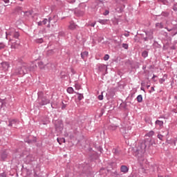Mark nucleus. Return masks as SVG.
Returning <instances> with one entry per match:
<instances>
[{
	"instance_id": "nucleus-25",
	"label": "nucleus",
	"mask_w": 177,
	"mask_h": 177,
	"mask_svg": "<svg viewBox=\"0 0 177 177\" xmlns=\"http://www.w3.org/2000/svg\"><path fill=\"white\" fill-rule=\"evenodd\" d=\"M24 16H27V17L31 16V15H32V12H31L30 10L24 12Z\"/></svg>"
},
{
	"instance_id": "nucleus-62",
	"label": "nucleus",
	"mask_w": 177,
	"mask_h": 177,
	"mask_svg": "<svg viewBox=\"0 0 177 177\" xmlns=\"http://www.w3.org/2000/svg\"><path fill=\"white\" fill-rule=\"evenodd\" d=\"M142 86H143V83L141 84Z\"/></svg>"
},
{
	"instance_id": "nucleus-12",
	"label": "nucleus",
	"mask_w": 177,
	"mask_h": 177,
	"mask_svg": "<svg viewBox=\"0 0 177 177\" xmlns=\"http://www.w3.org/2000/svg\"><path fill=\"white\" fill-rule=\"evenodd\" d=\"M69 30H75L77 28V24H75L73 21H71L68 26Z\"/></svg>"
},
{
	"instance_id": "nucleus-51",
	"label": "nucleus",
	"mask_w": 177,
	"mask_h": 177,
	"mask_svg": "<svg viewBox=\"0 0 177 177\" xmlns=\"http://www.w3.org/2000/svg\"><path fill=\"white\" fill-rule=\"evenodd\" d=\"M125 7L124 6H123V8H120V12H122V10H124V8Z\"/></svg>"
},
{
	"instance_id": "nucleus-9",
	"label": "nucleus",
	"mask_w": 177,
	"mask_h": 177,
	"mask_svg": "<svg viewBox=\"0 0 177 177\" xmlns=\"http://www.w3.org/2000/svg\"><path fill=\"white\" fill-rule=\"evenodd\" d=\"M129 171V168L127 167V165H122L120 167V172H122L123 174H128Z\"/></svg>"
},
{
	"instance_id": "nucleus-63",
	"label": "nucleus",
	"mask_w": 177,
	"mask_h": 177,
	"mask_svg": "<svg viewBox=\"0 0 177 177\" xmlns=\"http://www.w3.org/2000/svg\"><path fill=\"white\" fill-rule=\"evenodd\" d=\"M150 87V86H148V88H149Z\"/></svg>"
},
{
	"instance_id": "nucleus-48",
	"label": "nucleus",
	"mask_w": 177,
	"mask_h": 177,
	"mask_svg": "<svg viewBox=\"0 0 177 177\" xmlns=\"http://www.w3.org/2000/svg\"><path fill=\"white\" fill-rule=\"evenodd\" d=\"M38 26H44V24H42V21L38 22Z\"/></svg>"
},
{
	"instance_id": "nucleus-35",
	"label": "nucleus",
	"mask_w": 177,
	"mask_h": 177,
	"mask_svg": "<svg viewBox=\"0 0 177 177\" xmlns=\"http://www.w3.org/2000/svg\"><path fill=\"white\" fill-rule=\"evenodd\" d=\"M19 32H15V33H14V35H13V37L14 38H18L19 37Z\"/></svg>"
},
{
	"instance_id": "nucleus-26",
	"label": "nucleus",
	"mask_w": 177,
	"mask_h": 177,
	"mask_svg": "<svg viewBox=\"0 0 177 177\" xmlns=\"http://www.w3.org/2000/svg\"><path fill=\"white\" fill-rule=\"evenodd\" d=\"M98 23L100 24H106V23H107V19H99Z\"/></svg>"
},
{
	"instance_id": "nucleus-1",
	"label": "nucleus",
	"mask_w": 177,
	"mask_h": 177,
	"mask_svg": "<svg viewBox=\"0 0 177 177\" xmlns=\"http://www.w3.org/2000/svg\"><path fill=\"white\" fill-rule=\"evenodd\" d=\"M28 73V65L26 63H19L15 69L16 75H24Z\"/></svg>"
},
{
	"instance_id": "nucleus-33",
	"label": "nucleus",
	"mask_w": 177,
	"mask_h": 177,
	"mask_svg": "<svg viewBox=\"0 0 177 177\" xmlns=\"http://www.w3.org/2000/svg\"><path fill=\"white\" fill-rule=\"evenodd\" d=\"M109 59H110V55H105L104 57V60H105V62H107V60H109Z\"/></svg>"
},
{
	"instance_id": "nucleus-2",
	"label": "nucleus",
	"mask_w": 177,
	"mask_h": 177,
	"mask_svg": "<svg viewBox=\"0 0 177 177\" xmlns=\"http://www.w3.org/2000/svg\"><path fill=\"white\" fill-rule=\"evenodd\" d=\"M146 147H147V142H142L138 147L136 151V156L138 157H142L143 154L146 152Z\"/></svg>"
},
{
	"instance_id": "nucleus-29",
	"label": "nucleus",
	"mask_w": 177,
	"mask_h": 177,
	"mask_svg": "<svg viewBox=\"0 0 177 177\" xmlns=\"http://www.w3.org/2000/svg\"><path fill=\"white\" fill-rule=\"evenodd\" d=\"M148 55H149V53L147 51H144L142 53V57H147Z\"/></svg>"
},
{
	"instance_id": "nucleus-32",
	"label": "nucleus",
	"mask_w": 177,
	"mask_h": 177,
	"mask_svg": "<svg viewBox=\"0 0 177 177\" xmlns=\"http://www.w3.org/2000/svg\"><path fill=\"white\" fill-rule=\"evenodd\" d=\"M35 42L37 44H42V42H44V39H37L35 40Z\"/></svg>"
},
{
	"instance_id": "nucleus-6",
	"label": "nucleus",
	"mask_w": 177,
	"mask_h": 177,
	"mask_svg": "<svg viewBox=\"0 0 177 177\" xmlns=\"http://www.w3.org/2000/svg\"><path fill=\"white\" fill-rule=\"evenodd\" d=\"M10 42H11V49H19L20 46V42L19 41H13V39H10Z\"/></svg>"
},
{
	"instance_id": "nucleus-43",
	"label": "nucleus",
	"mask_w": 177,
	"mask_h": 177,
	"mask_svg": "<svg viewBox=\"0 0 177 177\" xmlns=\"http://www.w3.org/2000/svg\"><path fill=\"white\" fill-rule=\"evenodd\" d=\"M173 9L177 12V3L174 4Z\"/></svg>"
},
{
	"instance_id": "nucleus-18",
	"label": "nucleus",
	"mask_w": 177,
	"mask_h": 177,
	"mask_svg": "<svg viewBox=\"0 0 177 177\" xmlns=\"http://www.w3.org/2000/svg\"><path fill=\"white\" fill-rule=\"evenodd\" d=\"M89 54V53H88V51H84L83 53H81V56L82 59H85V57H88V55Z\"/></svg>"
},
{
	"instance_id": "nucleus-22",
	"label": "nucleus",
	"mask_w": 177,
	"mask_h": 177,
	"mask_svg": "<svg viewBox=\"0 0 177 177\" xmlns=\"http://www.w3.org/2000/svg\"><path fill=\"white\" fill-rule=\"evenodd\" d=\"M156 125H159V127H162V125H164V122L161 120H156Z\"/></svg>"
},
{
	"instance_id": "nucleus-10",
	"label": "nucleus",
	"mask_w": 177,
	"mask_h": 177,
	"mask_svg": "<svg viewBox=\"0 0 177 177\" xmlns=\"http://www.w3.org/2000/svg\"><path fill=\"white\" fill-rule=\"evenodd\" d=\"M165 134L162 135V134H158L157 138L158 139H160V140H163L165 136H168L169 132L168 131V130H165Z\"/></svg>"
},
{
	"instance_id": "nucleus-11",
	"label": "nucleus",
	"mask_w": 177,
	"mask_h": 177,
	"mask_svg": "<svg viewBox=\"0 0 177 177\" xmlns=\"http://www.w3.org/2000/svg\"><path fill=\"white\" fill-rule=\"evenodd\" d=\"M35 160V158H34V156L29 154L26 156V161L27 162H32Z\"/></svg>"
},
{
	"instance_id": "nucleus-27",
	"label": "nucleus",
	"mask_w": 177,
	"mask_h": 177,
	"mask_svg": "<svg viewBox=\"0 0 177 177\" xmlns=\"http://www.w3.org/2000/svg\"><path fill=\"white\" fill-rule=\"evenodd\" d=\"M156 27H158V28H164V25H162V23H157Z\"/></svg>"
},
{
	"instance_id": "nucleus-15",
	"label": "nucleus",
	"mask_w": 177,
	"mask_h": 177,
	"mask_svg": "<svg viewBox=\"0 0 177 177\" xmlns=\"http://www.w3.org/2000/svg\"><path fill=\"white\" fill-rule=\"evenodd\" d=\"M112 153L114 154V156H119L120 154H121V151L117 148H114L112 150Z\"/></svg>"
},
{
	"instance_id": "nucleus-58",
	"label": "nucleus",
	"mask_w": 177,
	"mask_h": 177,
	"mask_svg": "<svg viewBox=\"0 0 177 177\" xmlns=\"http://www.w3.org/2000/svg\"><path fill=\"white\" fill-rule=\"evenodd\" d=\"M152 91H154V87H151Z\"/></svg>"
},
{
	"instance_id": "nucleus-42",
	"label": "nucleus",
	"mask_w": 177,
	"mask_h": 177,
	"mask_svg": "<svg viewBox=\"0 0 177 177\" xmlns=\"http://www.w3.org/2000/svg\"><path fill=\"white\" fill-rule=\"evenodd\" d=\"M41 22H42L43 25H45V24H46V23H48V19H44V21H41Z\"/></svg>"
},
{
	"instance_id": "nucleus-55",
	"label": "nucleus",
	"mask_w": 177,
	"mask_h": 177,
	"mask_svg": "<svg viewBox=\"0 0 177 177\" xmlns=\"http://www.w3.org/2000/svg\"><path fill=\"white\" fill-rule=\"evenodd\" d=\"M156 77H157V76H156L155 75H153L152 79L154 80V78H156Z\"/></svg>"
},
{
	"instance_id": "nucleus-31",
	"label": "nucleus",
	"mask_w": 177,
	"mask_h": 177,
	"mask_svg": "<svg viewBox=\"0 0 177 177\" xmlns=\"http://www.w3.org/2000/svg\"><path fill=\"white\" fill-rule=\"evenodd\" d=\"M102 115H103V112H100V113H97L95 115V118H100V117H102Z\"/></svg>"
},
{
	"instance_id": "nucleus-57",
	"label": "nucleus",
	"mask_w": 177,
	"mask_h": 177,
	"mask_svg": "<svg viewBox=\"0 0 177 177\" xmlns=\"http://www.w3.org/2000/svg\"><path fill=\"white\" fill-rule=\"evenodd\" d=\"M158 177H163L162 176H160V174L158 175Z\"/></svg>"
},
{
	"instance_id": "nucleus-60",
	"label": "nucleus",
	"mask_w": 177,
	"mask_h": 177,
	"mask_svg": "<svg viewBox=\"0 0 177 177\" xmlns=\"http://www.w3.org/2000/svg\"><path fill=\"white\" fill-rule=\"evenodd\" d=\"M19 1H20L21 2H23V1H24V0H19Z\"/></svg>"
},
{
	"instance_id": "nucleus-50",
	"label": "nucleus",
	"mask_w": 177,
	"mask_h": 177,
	"mask_svg": "<svg viewBox=\"0 0 177 177\" xmlns=\"http://www.w3.org/2000/svg\"><path fill=\"white\" fill-rule=\"evenodd\" d=\"M129 33H124V37H129Z\"/></svg>"
},
{
	"instance_id": "nucleus-38",
	"label": "nucleus",
	"mask_w": 177,
	"mask_h": 177,
	"mask_svg": "<svg viewBox=\"0 0 177 177\" xmlns=\"http://www.w3.org/2000/svg\"><path fill=\"white\" fill-rule=\"evenodd\" d=\"M90 157L93 160V158H96V157H97V154L93 153V155H90Z\"/></svg>"
},
{
	"instance_id": "nucleus-52",
	"label": "nucleus",
	"mask_w": 177,
	"mask_h": 177,
	"mask_svg": "<svg viewBox=\"0 0 177 177\" xmlns=\"http://www.w3.org/2000/svg\"><path fill=\"white\" fill-rule=\"evenodd\" d=\"M124 118H127V117L128 116V113H124Z\"/></svg>"
},
{
	"instance_id": "nucleus-36",
	"label": "nucleus",
	"mask_w": 177,
	"mask_h": 177,
	"mask_svg": "<svg viewBox=\"0 0 177 177\" xmlns=\"http://www.w3.org/2000/svg\"><path fill=\"white\" fill-rule=\"evenodd\" d=\"M97 150L101 153H103V148L101 146L97 147Z\"/></svg>"
},
{
	"instance_id": "nucleus-20",
	"label": "nucleus",
	"mask_w": 177,
	"mask_h": 177,
	"mask_svg": "<svg viewBox=\"0 0 177 177\" xmlns=\"http://www.w3.org/2000/svg\"><path fill=\"white\" fill-rule=\"evenodd\" d=\"M137 101L138 102V103H142V102L143 101V97L142 96V95H138Z\"/></svg>"
},
{
	"instance_id": "nucleus-21",
	"label": "nucleus",
	"mask_w": 177,
	"mask_h": 177,
	"mask_svg": "<svg viewBox=\"0 0 177 177\" xmlns=\"http://www.w3.org/2000/svg\"><path fill=\"white\" fill-rule=\"evenodd\" d=\"M66 91L68 93H70V94L74 93V88H73V87H68Z\"/></svg>"
},
{
	"instance_id": "nucleus-54",
	"label": "nucleus",
	"mask_w": 177,
	"mask_h": 177,
	"mask_svg": "<svg viewBox=\"0 0 177 177\" xmlns=\"http://www.w3.org/2000/svg\"><path fill=\"white\" fill-rule=\"evenodd\" d=\"M28 143L30 145V143H32V140H28Z\"/></svg>"
},
{
	"instance_id": "nucleus-56",
	"label": "nucleus",
	"mask_w": 177,
	"mask_h": 177,
	"mask_svg": "<svg viewBox=\"0 0 177 177\" xmlns=\"http://www.w3.org/2000/svg\"><path fill=\"white\" fill-rule=\"evenodd\" d=\"M66 124H68V125H71V124H70V122H66Z\"/></svg>"
},
{
	"instance_id": "nucleus-40",
	"label": "nucleus",
	"mask_w": 177,
	"mask_h": 177,
	"mask_svg": "<svg viewBox=\"0 0 177 177\" xmlns=\"http://www.w3.org/2000/svg\"><path fill=\"white\" fill-rule=\"evenodd\" d=\"M122 48H124V49H128V44H122Z\"/></svg>"
},
{
	"instance_id": "nucleus-59",
	"label": "nucleus",
	"mask_w": 177,
	"mask_h": 177,
	"mask_svg": "<svg viewBox=\"0 0 177 177\" xmlns=\"http://www.w3.org/2000/svg\"><path fill=\"white\" fill-rule=\"evenodd\" d=\"M162 135H165V131L163 132V134Z\"/></svg>"
},
{
	"instance_id": "nucleus-23",
	"label": "nucleus",
	"mask_w": 177,
	"mask_h": 177,
	"mask_svg": "<svg viewBox=\"0 0 177 177\" xmlns=\"http://www.w3.org/2000/svg\"><path fill=\"white\" fill-rule=\"evenodd\" d=\"M15 12H23V8L20 7V6H17L15 8Z\"/></svg>"
},
{
	"instance_id": "nucleus-41",
	"label": "nucleus",
	"mask_w": 177,
	"mask_h": 177,
	"mask_svg": "<svg viewBox=\"0 0 177 177\" xmlns=\"http://www.w3.org/2000/svg\"><path fill=\"white\" fill-rule=\"evenodd\" d=\"M109 13H110V12H109V10H105V12L103 13L104 16H107V15H109Z\"/></svg>"
},
{
	"instance_id": "nucleus-13",
	"label": "nucleus",
	"mask_w": 177,
	"mask_h": 177,
	"mask_svg": "<svg viewBox=\"0 0 177 177\" xmlns=\"http://www.w3.org/2000/svg\"><path fill=\"white\" fill-rule=\"evenodd\" d=\"M8 122H9L8 127H13V125H16V122H17V119L10 120Z\"/></svg>"
},
{
	"instance_id": "nucleus-4",
	"label": "nucleus",
	"mask_w": 177,
	"mask_h": 177,
	"mask_svg": "<svg viewBox=\"0 0 177 177\" xmlns=\"http://www.w3.org/2000/svg\"><path fill=\"white\" fill-rule=\"evenodd\" d=\"M131 127H129L128 124L125 123V122H123L122 123V128L120 129V132L123 133V135H125L128 133L129 131H131Z\"/></svg>"
},
{
	"instance_id": "nucleus-19",
	"label": "nucleus",
	"mask_w": 177,
	"mask_h": 177,
	"mask_svg": "<svg viewBox=\"0 0 177 177\" xmlns=\"http://www.w3.org/2000/svg\"><path fill=\"white\" fill-rule=\"evenodd\" d=\"M98 69L100 71H103L104 70H106V65H104V64H100V65H98Z\"/></svg>"
},
{
	"instance_id": "nucleus-30",
	"label": "nucleus",
	"mask_w": 177,
	"mask_h": 177,
	"mask_svg": "<svg viewBox=\"0 0 177 177\" xmlns=\"http://www.w3.org/2000/svg\"><path fill=\"white\" fill-rule=\"evenodd\" d=\"M75 88L77 91H80V89H81V85H80L79 84H75Z\"/></svg>"
},
{
	"instance_id": "nucleus-3",
	"label": "nucleus",
	"mask_w": 177,
	"mask_h": 177,
	"mask_svg": "<svg viewBox=\"0 0 177 177\" xmlns=\"http://www.w3.org/2000/svg\"><path fill=\"white\" fill-rule=\"evenodd\" d=\"M54 125L57 132H62L64 128V126L63 125V121L62 120H55Z\"/></svg>"
},
{
	"instance_id": "nucleus-16",
	"label": "nucleus",
	"mask_w": 177,
	"mask_h": 177,
	"mask_svg": "<svg viewBox=\"0 0 177 177\" xmlns=\"http://www.w3.org/2000/svg\"><path fill=\"white\" fill-rule=\"evenodd\" d=\"M117 128H118V126L113 124L108 126V129H109V131H115V129H117Z\"/></svg>"
},
{
	"instance_id": "nucleus-37",
	"label": "nucleus",
	"mask_w": 177,
	"mask_h": 177,
	"mask_svg": "<svg viewBox=\"0 0 177 177\" xmlns=\"http://www.w3.org/2000/svg\"><path fill=\"white\" fill-rule=\"evenodd\" d=\"M176 48H177V41H174V44L171 47V49H176Z\"/></svg>"
},
{
	"instance_id": "nucleus-17",
	"label": "nucleus",
	"mask_w": 177,
	"mask_h": 177,
	"mask_svg": "<svg viewBox=\"0 0 177 177\" xmlns=\"http://www.w3.org/2000/svg\"><path fill=\"white\" fill-rule=\"evenodd\" d=\"M57 140L59 145H62V143H66V139L64 138H57Z\"/></svg>"
},
{
	"instance_id": "nucleus-47",
	"label": "nucleus",
	"mask_w": 177,
	"mask_h": 177,
	"mask_svg": "<svg viewBox=\"0 0 177 177\" xmlns=\"http://www.w3.org/2000/svg\"><path fill=\"white\" fill-rule=\"evenodd\" d=\"M3 48H5V45L4 44H1L0 50H1V49H3Z\"/></svg>"
},
{
	"instance_id": "nucleus-45",
	"label": "nucleus",
	"mask_w": 177,
	"mask_h": 177,
	"mask_svg": "<svg viewBox=\"0 0 177 177\" xmlns=\"http://www.w3.org/2000/svg\"><path fill=\"white\" fill-rule=\"evenodd\" d=\"M1 177H6V174L5 173L0 174Z\"/></svg>"
},
{
	"instance_id": "nucleus-5",
	"label": "nucleus",
	"mask_w": 177,
	"mask_h": 177,
	"mask_svg": "<svg viewBox=\"0 0 177 177\" xmlns=\"http://www.w3.org/2000/svg\"><path fill=\"white\" fill-rule=\"evenodd\" d=\"M9 156V151L4 149L0 151V161H6Z\"/></svg>"
},
{
	"instance_id": "nucleus-53",
	"label": "nucleus",
	"mask_w": 177,
	"mask_h": 177,
	"mask_svg": "<svg viewBox=\"0 0 177 177\" xmlns=\"http://www.w3.org/2000/svg\"><path fill=\"white\" fill-rule=\"evenodd\" d=\"M43 63L42 62H39V66H42Z\"/></svg>"
},
{
	"instance_id": "nucleus-39",
	"label": "nucleus",
	"mask_w": 177,
	"mask_h": 177,
	"mask_svg": "<svg viewBox=\"0 0 177 177\" xmlns=\"http://www.w3.org/2000/svg\"><path fill=\"white\" fill-rule=\"evenodd\" d=\"M159 82L160 84H164V82H165V78L163 77L162 79H160Z\"/></svg>"
},
{
	"instance_id": "nucleus-61",
	"label": "nucleus",
	"mask_w": 177,
	"mask_h": 177,
	"mask_svg": "<svg viewBox=\"0 0 177 177\" xmlns=\"http://www.w3.org/2000/svg\"><path fill=\"white\" fill-rule=\"evenodd\" d=\"M141 91H144L143 88L141 87Z\"/></svg>"
},
{
	"instance_id": "nucleus-34",
	"label": "nucleus",
	"mask_w": 177,
	"mask_h": 177,
	"mask_svg": "<svg viewBox=\"0 0 177 177\" xmlns=\"http://www.w3.org/2000/svg\"><path fill=\"white\" fill-rule=\"evenodd\" d=\"M153 135H154V131H151L147 133V136L151 138V136H153Z\"/></svg>"
},
{
	"instance_id": "nucleus-14",
	"label": "nucleus",
	"mask_w": 177,
	"mask_h": 177,
	"mask_svg": "<svg viewBox=\"0 0 177 177\" xmlns=\"http://www.w3.org/2000/svg\"><path fill=\"white\" fill-rule=\"evenodd\" d=\"M166 30H167V31L169 32H171V36L174 37L175 35H176V32H175V29L174 28H165Z\"/></svg>"
},
{
	"instance_id": "nucleus-49",
	"label": "nucleus",
	"mask_w": 177,
	"mask_h": 177,
	"mask_svg": "<svg viewBox=\"0 0 177 177\" xmlns=\"http://www.w3.org/2000/svg\"><path fill=\"white\" fill-rule=\"evenodd\" d=\"M3 2H5V3H9V0H3Z\"/></svg>"
},
{
	"instance_id": "nucleus-7",
	"label": "nucleus",
	"mask_w": 177,
	"mask_h": 177,
	"mask_svg": "<svg viewBox=\"0 0 177 177\" xmlns=\"http://www.w3.org/2000/svg\"><path fill=\"white\" fill-rule=\"evenodd\" d=\"M1 64L3 71H8L10 67V63L8 62H3Z\"/></svg>"
},
{
	"instance_id": "nucleus-46",
	"label": "nucleus",
	"mask_w": 177,
	"mask_h": 177,
	"mask_svg": "<svg viewBox=\"0 0 177 177\" xmlns=\"http://www.w3.org/2000/svg\"><path fill=\"white\" fill-rule=\"evenodd\" d=\"M90 26H91V27H95V26H96V22H94V23L91 24Z\"/></svg>"
},
{
	"instance_id": "nucleus-44",
	"label": "nucleus",
	"mask_w": 177,
	"mask_h": 177,
	"mask_svg": "<svg viewBox=\"0 0 177 177\" xmlns=\"http://www.w3.org/2000/svg\"><path fill=\"white\" fill-rule=\"evenodd\" d=\"M98 99H99V100H103V95H100L98 96Z\"/></svg>"
},
{
	"instance_id": "nucleus-8",
	"label": "nucleus",
	"mask_w": 177,
	"mask_h": 177,
	"mask_svg": "<svg viewBox=\"0 0 177 177\" xmlns=\"http://www.w3.org/2000/svg\"><path fill=\"white\" fill-rule=\"evenodd\" d=\"M38 102H39L40 106H44L45 104H48V103H49V100L46 99L45 97L39 98Z\"/></svg>"
},
{
	"instance_id": "nucleus-28",
	"label": "nucleus",
	"mask_w": 177,
	"mask_h": 177,
	"mask_svg": "<svg viewBox=\"0 0 177 177\" xmlns=\"http://www.w3.org/2000/svg\"><path fill=\"white\" fill-rule=\"evenodd\" d=\"M76 93L77 95H79L77 97L78 100H82L84 98V95H82V94H81V93Z\"/></svg>"
},
{
	"instance_id": "nucleus-24",
	"label": "nucleus",
	"mask_w": 177,
	"mask_h": 177,
	"mask_svg": "<svg viewBox=\"0 0 177 177\" xmlns=\"http://www.w3.org/2000/svg\"><path fill=\"white\" fill-rule=\"evenodd\" d=\"M0 110L1 111L6 110V104L4 102L2 103Z\"/></svg>"
}]
</instances>
